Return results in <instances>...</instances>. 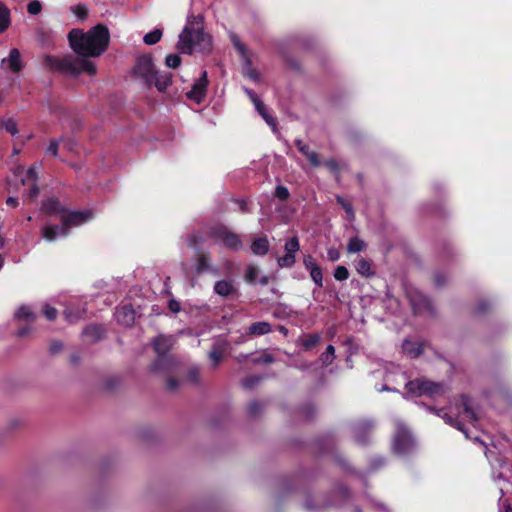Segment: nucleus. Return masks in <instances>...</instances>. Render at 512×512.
<instances>
[{"label":"nucleus","mask_w":512,"mask_h":512,"mask_svg":"<svg viewBox=\"0 0 512 512\" xmlns=\"http://www.w3.org/2000/svg\"><path fill=\"white\" fill-rule=\"evenodd\" d=\"M70 46L78 57L65 56L62 58L46 55L44 65L64 74L78 75L82 72L95 75L97 68L89 57L100 56L108 47L110 34L107 27L96 25L89 31L73 29L69 32Z\"/></svg>","instance_id":"nucleus-1"},{"label":"nucleus","mask_w":512,"mask_h":512,"mask_svg":"<svg viewBox=\"0 0 512 512\" xmlns=\"http://www.w3.org/2000/svg\"><path fill=\"white\" fill-rule=\"evenodd\" d=\"M42 210L47 214H55L61 221V225L47 224L42 227L41 235L49 242L56 240L58 237L67 236L71 227L79 226L92 218V213L89 210H66L56 198H49L44 201Z\"/></svg>","instance_id":"nucleus-2"},{"label":"nucleus","mask_w":512,"mask_h":512,"mask_svg":"<svg viewBox=\"0 0 512 512\" xmlns=\"http://www.w3.org/2000/svg\"><path fill=\"white\" fill-rule=\"evenodd\" d=\"M201 15H189L187 23L179 34L177 49L183 54L193 52L208 53L211 50V38L203 31Z\"/></svg>","instance_id":"nucleus-3"},{"label":"nucleus","mask_w":512,"mask_h":512,"mask_svg":"<svg viewBox=\"0 0 512 512\" xmlns=\"http://www.w3.org/2000/svg\"><path fill=\"white\" fill-rule=\"evenodd\" d=\"M429 410L435 413L438 417H441L446 424L455 427L462 431L468 438V433L464 429L462 421L466 420L472 424L478 421V414L471 400L466 396L462 395L459 402L455 404L456 417L454 418L451 414L445 411V409L429 408Z\"/></svg>","instance_id":"nucleus-4"},{"label":"nucleus","mask_w":512,"mask_h":512,"mask_svg":"<svg viewBox=\"0 0 512 512\" xmlns=\"http://www.w3.org/2000/svg\"><path fill=\"white\" fill-rule=\"evenodd\" d=\"M174 339L172 336L159 335L153 340V347L158 354V359L153 363L154 372L170 370L174 365L172 359L167 357V353L172 348Z\"/></svg>","instance_id":"nucleus-5"},{"label":"nucleus","mask_w":512,"mask_h":512,"mask_svg":"<svg viewBox=\"0 0 512 512\" xmlns=\"http://www.w3.org/2000/svg\"><path fill=\"white\" fill-rule=\"evenodd\" d=\"M396 432L393 440V449L397 454H406L414 446L413 437L409 429L400 420H395Z\"/></svg>","instance_id":"nucleus-6"},{"label":"nucleus","mask_w":512,"mask_h":512,"mask_svg":"<svg viewBox=\"0 0 512 512\" xmlns=\"http://www.w3.org/2000/svg\"><path fill=\"white\" fill-rule=\"evenodd\" d=\"M212 238L221 242L227 249L238 251L242 248L243 243L236 233L232 232L225 226H218L211 230Z\"/></svg>","instance_id":"nucleus-7"},{"label":"nucleus","mask_w":512,"mask_h":512,"mask_svg":"<svg viewBox=\"0 0 512 512\" xmlns=\"http://www.w3.org/2000/svg\"><path fill=\"white\" fill-rule=\"evenodd\" d=\"M134 72L141 77L146 84L152 85L153 77L155 76L152 58L147 55L139 57L135 64Z\"/></svg>","instance_id":"nucleus-8"},{"label":"nucleus","mask_w":512,"mask_h":512,"mask_svg":"<svg viewBox=\"0 0 512 512\" xmlns=\"http://www.w3.org/2000/svg\"><path fill=\"white\" fill-rule=\"evenodd\" d=\"M208 86V74L207 71H202L200 77L194 82L190 91L186 93L188 99L193 100L196 103H201L205 96Z\"/></svg>","instance_id":"nucleus-9"},{"label":"nucleus","mask_w":512,"mask_h":512,"mask_svg":"<svg viewBox=\"0 0 512 512\" xmlns=\"http://www.w3.org/2000/svg\"><path fill=\"white\" fill-rule=\"evenodd\" d=\"M246 94L249 96L250 100L253 102L256 110L265 120V122L272 128L275 132L277 129L276 120L267 112L266 107L262 100L258 97V95L250 89H244Z\"/></svg>","instance_id":"nucleus-10"},{"label":"nucleus","mask_w":512,"mask_h":512,"mask_svg":"<svg viewBox=\"0 0 512 512\" xmlns=\"http://www.w3.org/2000/svg\"><path fill=\"white\" fill-rule=\"evenodd\" d=\"M427 379L426 378H417L415 380H411L405 385V394H402L405 399L409 397H421L426 396V388H427Z\"/></svg>","instance_id":"nucleus-11"},{"label":"nucleus","mask_w":512,"mask_h":512,"mask_svg":"<svg viewBox=\"0 0 512 512\" xmlns=\"http://www.w3.org/2000/svg\"><path fill=\"white\" fill-rule=\"evenodd\" d=\"M303 264L306 270L309 271L310 277L315 285L321 288L323 286V274L321 267L311 255L304 256Z\"/></svg>","instance_id":"nucleus-12"},{"label":"nucleus","mask_w":512,"mask_h":512,"mask_svg":"<svg viewBox=\"0 0 512 512\" xmlns=\"http://www.w3.org/2000/svg\"><path fill=\"white\" fill-rule=\"evenodd\" d=\"M373 427L374 423L370 420H363L356 423L352 428L356 442L361 445L366 444Z\"/></svg>","instance_id":"nucleus-13"},{"label":"nucleus","mask_w":512,"mask_h":512,"mask_svg":"<svg viewBox=\"0 0 512 512\" xmlns=\"http://www.w3.org/2000/svg\"><path fill=\"white\" fill-rule=\"evenodd\" d=\"M37 172L35 167H30L27 171L24 177L21 178V182L23 185H26L29 187L28 191V198L33 200L38 197L39 195V187L37 184Z\"/></svg>","instance_id":"nucleus-14"},{"label":"nucleus","mask_w":512,"mask_h":512,"mask_svg":"<svg viewBox=\"0 0 512 512\" xmlns=\"http://www.w3.org/2000/svg\"><path fill=\"white\" fill-rule=\"evenodd\" d=\"M410 302L413 307L415 313H424L427 312L429 314L433 313L432 303L428 297L421 293H417L410 297Z\"/></svg>","instance_id":"nucleus-15"},{"label":"nucleus","mask_w":512,"mask_h":512,"mask_svg":"<svg viewBox=\"0 0 512 512\" xmlns=\"http://www.w3.org/2000/svg\"><path fill=\"white\" fill-rule=\"evenodd\" d=\"M213 291L221 297H229L237 294V286L233 279H223L214 284Z\"/></svg>","instance_id":"nucleus-16"},{"label":"nucleus","mask_w":512,"mask_h":512,"mask_svg":"<svg viewBox=\"0 0 512 512\" xmlns=\"http://www.w3.org/2000/svg\"><path fill=\"white\" fill-rule=\"evenodd\" d=\"M114 315L117 322L125 326H131L135 320V311L130 305L118 307Z\"/></svg>","instance_id":"nucleus-17"},{"label":"nucleus","mask_w":512,"mask_h":512,"mask_svg":"<svg viewBox=\"0 0 512 512\" xmlns=\"http://www.w3.org/2000/svg\"><path fill=\"white\" fill-rule=\"evenodd\" d=\"M1 64L6 65L13 73H18L23 68L19 50L17 48L11 49L8 57L2 59Z\"/></svg>","instance_id":"nucleus-18"},{"label":"nucleus","mask_w":512,"mask_h":512,"mask_svg":"<svg viewBox=\"0 0 512 512\" xmlns=\"http://www.w3.org/2000/svg\"><path fill=\"white\" fill-rule=\"evenodd\" d=\"M272 331L271 324L266 321L252 323L247 330V334L251 336H262Z\"/></svg>","instance_id":"nucleus-19"},{"label":"nucleus","mask_w":512,"mask_h":512,"mask_svg":"<svg viewBox=\"0 0 512 512\" xmlns=\"http://www.w3.org/2000/svg\"><path fill=\"white\" fill-rule=\"evenodd\" d=\"M250 248L254 255L264 256L268 253L270 244L267 237H259L252 242Z\"/></svg>","instance_id":"nucleus-20"},{"label":"nucleus","mask_w":512,"mask_h":512,"mask_svg":"<svg viewBox=\"0 0 512 512\" xmlns=\"http://www.w3.org/2000/svg\"><path fill=\"white\" fill-rule=\"evenodd\" d=\"M152 84L156 86L159 91L165 90L171 85V74L168 72H159L155 70V76L153 77Z\"/></svg>","instance_id":"nucleus-21"},{"label":"nucleus","mask_w":512,"mask_h":512,"mask_svg":"<svg viewBox=\"0 0 512 512\" xmlns=\"http://www.w3.org/2000/svg\"><path fill=\"white\" fill-rule=\"evenodd\" d=\"M403 352L410 358H417L422 353V345L417 342L405 340L402 344Z\"/></svg>","instance_id":"nucleus-22"},{"label":"nucleus","mask_w":512,"mask_h":512,"mask_svg":"<svg viewBox=\"0 0 512 512\" xmlns=\"http://www.w3.org/2000/svg\"><path fill=\"white\" fill-rule=\"evenodd\" d=\"M426 396L430 398L437 397L446 392L447 387L441 382H434L427 379Z\"/></svg>","instance_id":"nucleus-23"},{"label":"nucleus","mask_w":512,"mask_h":512,"mask_svg":"<svg viewBox=\"0 0 512 512\" xmlns=\"http://www.w3.org/2000/svg\"><path fill=\"white\" fill-rule=\"evenodd\" d=\"M15 317L19 320H25L28 322H33L36 318L35 314L32 312L30 307L28 306H20L15 312Z\"/></svg>","instance_id":"nucleus-24"},{"label":"nucleus","mask_w":512,"mask_h":512,"mask_svg":"<svg viewBox=\"0 0 512 512\" xmlns=\"http://www.w3.org/2000/svg\"><path fill=\"white\" fill-rule=\"evenodd\" d=\"M365 247L366 244L362 239L358 237H353L349 240L347 244V251L348 253H358L362 251Z\"/></svg>","instance_id":"nucleus-25"},{"label":"nucleus","mask_w":512,"mask_h":512,"mask_svg":"<svg viewBox=\"0 0 512 512\" xmlns=\"http://www.w3.org/2000/svg\"><path fill=\"white\" fill-rule=\"evenodd\" d=\"M306 158L309 160L310 164L314 167L320 166L321 162L319 160V156L315 151H311L309 146L301 147L300 151Z\"/></svg>","instance_id":"nucleus-26"},{"label":"nucleus","mask_w":512,"mask_h":512,"mask_svg":"<svg viewBox=\"0 0 512 512\" xmlns=\"http://www.w3.org/2000/svg\"><path fill=\"white\" fill-rule=\"evenodd\" d=\"M10 24V12L7 7L0 3V32L5 31Z\"/></svg>","instance_id":"nucleus-27"},{"label":"nucleus","mask_w":512,"mask_h":512,"mask_svg":"<svg viewBox=\"0 0 512 512\" xmlns=\"http://www.w3.org/2000/svg\"><path fill=\"white\" fill-rule=\"evenodd\" d=\"M210 265H211L210 257L206 254H201L197 259L196 272L198 274L206 272L208 270V268L210 267Z\"/></svg>","instance_id":"nucleus-28"},{"label":"nucleus","mask_w":512,"mask_h":512,"mask_svg":"<svg viewBox=\"0 0 512 512\" xmlns=\"http://www.w3.org/2000/svg\"><path fill=\"white\" fill-rule=\"evenodd\" d=\"M0 127L5 129L11 135H16L18 133L17 123L12 118H4L0 119Z\"/></svg>","instance_id":"nucleus-29"},{"label":"nucleus","mask_w":512,"mask_h":512,"mask_svg":"<svg viewBox=\"0 0 512 512\" xmlns=\"http://www.w3.org/2000/svg\"><path fill=\"white\" fill-rule=\"evenodd\" d=\"M284 250L286 254H291L293 256L300 250V244L297 237H292L286 241L284 245Z\"/></svg>","instance_id":"nucleus-30"},{"label":"nucleus","mask_w":512,"mask_h":512,"mask_svg":"<svg viewBox=\"0 0 512 512\" xmlns=\"http://www.w3.org/2000/svg\"><path fill=\"white\" fill-rule=\"evenodd\" d=\"M103 329L100 326H89L84 329L83 334L93 341H97L102 337Z\"/></svg>","instance_id":"nucleus-31"},{"label":"nucleus","mask_w":512,"mask_h":512,"mask_svg":"<svg viewBox=\"0 0 512 512\" xmlns=\"http://www.w3.org/2000/svg\"><path fill=\"white\" fill-rule=\"evenodd\" d=\"M162 38V31L160 29H154L153 31L147 33L143 41L147 45H154L158 43Z\"/></svg>","instance_id":"nucleus-32"},{"label":"nucleus","mask_w":512,"mask_h":512,"mask_svg":"<svg viewBox=\"0 0 512 512\" xmlns=\"http://www.w3.org/2000/svg\"><path fill=\"white\" fill-rule=\"evenodd\" d=\"M357 272L365 277L373 274L370 263L365 259H360L356 265Z\"/></svg>","instance_id":"nucleus-33"},{"label":"nucleus","mask_w":512,"mask_h":512,"mask_svg":"<svg viewBox=\"0 0 512 512\" xmlns=\"http://www.w3.org/2000/svg\"><path fill=\"white\" fill-rule=\"evenodd\" d=\"M335 358V348L333 345H328L325 352L321 354L320 360L327 366L330 365Z\"/></svg>","instance_id":"nucleus-34"},{"label":"nucleus","mask_w":512,"mask_h":512,"mask_svg":"<svg viewBox=\"0 0 512 512\" xmlns=\"http://www.w3.org/2000/svg\"><path fill=\"white\" fill-rule=\"evenodd\" d=\"M319 341H320V336L318 334H310L302 340V346L306 350H309V349L313 348L315 345H317L319 343Z\"/></svg>","instance_id":"nucleus-35"},{"label":"nucleus","mask_w":512,"mask_h":512,"mask_svg":"<svg viewBox=\"0 0 512 512\" xmlns=\"http://www.w3.org/2000/svg\"><path fill=\"white\" fill-rule=\"evenodd\" d=\"M222 357H223V350L219 347H214L209 353V358L211 359L212 365L214 368L219 365Z\"/></svg>","instance_id":"nucleus-36"},{"label":"nucleus","mask_w":512,"mask_h":512,"mask_svg":"<svg viewBox=\"0 0 512 512\" xmlns=\"http://www.w3.org/2000/svg\"><path fill=\"white\" fill-rule=\"evenodd\" d=\"M165 64L168 68L176 69L181 64V57L178 54H169L166 56Z\"/></svg>","instance_id":"nucleus-37"},{"label":"nucleus","mask_w":512,"mask_h":512,"mask_svg":"<svg viewBox=\"0 0 512 512\" xmlns=\"http://www.w3.org/2000/svg\"><path fill=\"white\" fill-rule=\"evenodd\" d=\"M337 202L344 208L349 220H354L355 213L350 203L344 200V198L337 196Z\"/></svg>","instance_id":"nucleus-38"},{"label":"nucleus","mask_w":512,"mask_h":512,"mask_svg":"<svg viewBox=\"0 0 512 512\" xmlns=\"http://www.w3.org/2000/svg\"><path fill=\"white\" fill-rule=\"evenodd\" d=\"M296 262V256L285 254L283 257L278 258V265L280 267H292Z\"/></svg>","instance_id":"nucleus-39"},{"label":"nucleus","mask_w":512,"mask_h":512,"mask_svg":"<svg viewBox=\"0 0 512 512\" xmlns=\"http://www.w3.org/2000/svg\"><path fill=\"white\" fill-rule=\"evenodd\" d=\"M72 12L73 14L81 19V20H84L86 19L87 15H88V9L85 5H82V4H78L76 6H73L72 7Z\"/></svg>","instance_id":"nucleus-40"},{"label":"nucleus","mask_w":512,"mask_h":512,"mask_svg":"<svg viewBox=\"0 0 512 512\" xmlns=\"http://www.w3.org/2000/svg\"><path fill=\"white\" fill-rule=\"evenodd\" d=\"M334 277L338 281L347 280L349 277L348 269L345 266H337L334 271Z\"/></svg>","instance_id":"nucleus-41"},{"label":"nucleus","mask_w":512,"mask_h":512,"mask_svg":"<svg viewBox=\"0 0 512 512\" xmlns=\"http://www.w3.org/2000/svg\"><path fill=\"white\" fill-rule=\"evenodd\" d=\"M258 273V268L253 265H250L246 269L245 278L248 282H254L258 276Z\"/></svg>","instance_id":"nucleus-42"},{"label":"nucleus","mask_w":512,"mask_h":512,"mask_svg":"<svg viewBox=\"0 0 512 512\" xmlns=\"http://www.w3.org/2000/svg\"><path fill=\"white\" fill-rule=\"evenodd\" d=\"M41 3L37 0L31 1L27 6V11L31 15H37L41 12Z\"/></svg>","instance_id":"nucleus-43"},{"label":"nucleus","mask_w":512,"mask_h":512,"mask_svg":"<svg viewBox=\"0 0 512 512\" xmlns=\"http://www.w3.org/2000/svg\"><path fill=\"white\" fill-rule=\"evenodd\" d=\"M289 190L282 185H278L275 189V196L280 200H286L289 197Z\"/></svg>","instance_id":"nucleus-44"},{"label":"nucleus","mask_w":512,"mask_h":512,"mask_svg":"<svg viewBox=\"0 0 512 512\" xmlns=\"http://www.w3.org/2000/svg\"><path fill=\"white\" fill-rule=\"evenodd\" d=\"M83 313H84V311H77L76 313H73L70 310H65L64 316L67 321L72 323V322L79 320L82 317Z\"/></svg>","instance_id":"nucleus-45"},{"label":"nucleus","mask_w":512,"mask_h":512,"mask_svg":"<svg viewBox=\"0 0 512 512\" xmlns=\"http://www.w3.org/2000/svg\"><path fill=\"white\" fill-rule=\"evenodd\" d=\"M188 381L193 384L199 383V369L197 367H193L189 370L187 375Z\"/></svg>","instance_id":"nucleus-46"},{"label":"nucleus","mask_w":512,"mask_h":512,"mask_svg":"<svg viewBox=\"0 0 512 512\" xmlns=\"http://www.w3.org/2000/svg\"><path fill=\"white\" fill-rule=\"evenodd\" d=\"M43 314L48 320H54L57 317V310L54 307L45 305L43 308Z\"/></svg>","instance_id":"nucleus-47"},{"label":"nucleus","mask_w":512,"mask_h":512,"mask_svg":"<svg viewBox=\"0 0 512 512\" xmlns=\"http://www.w3.org/2000/svg\"><path fill=\"white\" fill-rule=\"evenodd\" d=\"M59 142L57 140H51L47 149L46 154L57 156L58 155Z\"/></svg>","instance_id":"nucleus-48"},{"label":"nucleus","mask_w":512,"mask_h":512,"mask_svg":"<svg viewBox=\"0 0 512 512\" xmlns=\"http://www.w3.org/2000/svg\"><path fill=\"white\" fill-rule=\"evenodd\" d=\"M327 258L331 262H336L340 258V252L336 248H329L327 250Z\"/></svg>","instance_id":"nucleus-49"},{"label":"nucleus","mask_w":512,"mask_h":512,"mask_svg":"<svg viewBox=\"0 0 512 512\" xmlns=\"http://www.w3.org/2000/svg\"><path fill=\"white\" fill-rule=\"evenodd\" d=\"M259 382H260L259 377H250V378H246L242 384L245 388H252L254 385H256Z\"/></svg>","instance_id":"nucleus-50"},{"label":"nucleus","mask_w":512,"mask_h":512,"mask_svg":"<svg viewBox=\"0 0 512 512\" xmlns=\"http://www.w3.org/2000/svg\"><path fill=\"white\" fill-rule=\"evenodd\" d=\"M260 409H261V406L257 402H252L248 406V412L251 415H255L258 411H260Z\"/></svg>","instance_id":"nucleus-51"},{"label":"nucleus","mask_w":512,"mask_h":512,"mask_svg":"<svg viewBox=\"0 0 512 512\" xmlns=\"http://www.w3.org/2000/svg\"><path fill=\"white\" fill-rule=\"evenodd\" d=\"M168 389L170 390H176L179 386V383L176 379L170 378L167 382Z\"/></svg>","instance_id":"nucleus-52"},{"label":"nucleus","mask_w":512,"mask_h":512,"mask_svg":"<svg viewBox=\"0 0 512 512\" xmlns=\"http://www.w3.org/2000/svg\"><path fill=\"white\" fill-rule=\"evenodd\" d=\"M61 349H62V343H60V342H55V343H53V344L50 346V351H51V353H53V354H55V353L59 352Z\"/></svg>","instance_id":"nucleus-53"},{"label":"nucleus","mask_w":512,"mask_h":512,"mask_svg":"<svg viewBox=\"0 0 512 512\" xmlns=\"http://www.w3.org/2000/svg\"><path fill=\"white\" fill-rule=\"evenodd\" d=\"M6 204L10 207H16L18 205V199L16 197H8Z\"/></svg>","instance_id":"nucleus-54"},{"label":"nucleus","mask_w":512,"mask_h":512,"mask_svg":"<svg viewBox=\"0 0 512 512\" xmlns=\"http://www.w3.org/2000/svg\"><path fill=\"white\" fill-rule=\"evenodd\" d=\"M169 308L173 312H178L180 310V305L178 302L172 300L169 302Z\"/></svg>","instance_id":"nucleus-55"},{"label":"nucleus","mask_w":512,"mask_h":512,"mask_svg":"<svg viewBox=\"0 0 512 512\" xmlns=\"http://www.w3.org/2000/svg\"><path fill=\"white\" fill-rule=\"evenodd\" d=\"M488 303H486L485 301H481L478 303V306H477V312L478 313H482L484 312L487 308H488Z\"/></svg>","instance_id":"nucleus-56"},{"label":"nucleus","mask_w":512,"mask_h":512,"mask_svg":"<svg viewBox=\"0 0 512 512\" xmlns=\"http://www.w3.org/2000/svg\"><path fill=\"white\" fill-rule=\"evenodd\" d=\"M261 361L263 363H272L274 361V358L272 355L270 354H264L262 357H261Z\"/></svg>","instance_id":"nucleus-57"},{"label":"nucleus","mask_w":512,"mask_h":512,"mask_svg":"<svg viewBox=\"0 0 512 512\" xmlns=\"http://www.w3.org/2000/svg\"><path fill=\"white\" fill-rule=\"evenodd\" d=\"M206 272H209L212 275L217 276L219 274V269L211 264Z\"/></svg>","instance_id":"nucleus-58"},{"label":"nucleus","mask_w":512,"mask_h":512,"mask_svg":"<svg viewBox=\"0 0 512 512\" xmlns=\"http://www.w3.org/2000/svg\"><path fill=\"white\" fill-rule=\"evenodd\" d=\"M325 165H326L329 169H331V170H336V169H337V163H336V161H334V160L327 161V162L325 163Z\"/></svg>","instance_id":"nucleus-59"},{"label":"nucleus","mask_w":512,"mask_h":512,"mask_svg":"<svg viewBox=\"0 0 512 512\" xmlns=\"http://www.w3.org/2000/svg\"><path fill=\"white\" fill-rule=\"evenodd\" d=\"M234 45L236 46V48L239 50V52L241 54H244L245 53V47L243 44H241L239 41H236L234 40Z\"/></svg>","instance_id":"nucleus-60"},{"label":"nucleus","mask_w":512,"mask_h":512,"mask_svg":"<svg viewBox=\"0 0 512 512\" xmlns=\"http://www.w3.org/2000/svg\"><path fill=\"white\" fill-rule=\"evenodd\" d=\"M237 203L239 204V208L242 212H247V203L246 201L244 200H239L237 201Z\"/></svg>","instance_id":"nucleus-61"},{"label":"nucleus","mask_w":512,"mask_h":512,"mask_svg":"<svg viewBox=\"0 0 512 512\" xmlns=\"http://www.w3.org/2000/svg\"><path fill=\"white\" fill-rule=\"evenodd\" d=\"M29 331H30L29 328H22V329L18 330L17 335L19 337H24L29 333Z\"/></svg>","instance_id":"nucleus-62"},{"label":"nucleus","mask_w":512,"mask_h":512,"mask_svg":"<svg viewBox=\"0 0 512 512\" xmlns=\"http://www.w3.org/2000/svg\"><path fill=\"white\" fill-rule=\"evenodd\" d=\"M295 145L298 148L299 151H301V147H305L306 144L301 139L295 140Z\"/></svg>","instance_id":"nucleus-63"},{"label":"nucleus","mask_w":512,"mask_h":512,"mask_svg":"<svg viewBox=\"0 0 512 512\" xmlns=\"http://www.w3.org/2000/svg\"><path fill=\"white\" fill-rule=\"evenodd\" d=\"M435 282H436V285L441 286L444 283V280H442L440 275H436Z\"/></svg>","instance_id":"nucleus-64"}]
</instances>
